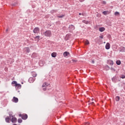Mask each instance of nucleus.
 <instances>
[{"label": "nucleus", "mask_w": 125, "mask_h": 125, "mask_svg": "<svg viewBox=\"0 0 125 125\" xmlns=\"http://www.w3.org/2000/svg\"><path fill=\"white\" fill-rule=\"evenodd\" d=\"M85 125H90V123L89 122H86V123H85Z\"/></svg>", "instance_id": "c756f323"}, {"label": "nucleus", "mask_w": 125, "mask_h": 125, "mask_svg": "<svg viewBox=\"0 0 125 125\" xmlns=\"http://www.w3.org/2000/svg\"><path fill=\"white\" fill-rule=\"evenodd\" d=\"M100 32H104L105 31V28L104 27H100L99 29Z\"/></svg>", "instance_id": "dca6fc26"}, {"label": "nucleus", "mask_w": 125, "mask_h": 125, "mask_svg": "<svg viewBox=\"0 0 125 125\" xmlns=\"http://www.w3.org/2000/svg\"><path fill=\"white\" fill-rule=\"evenodd\" d=\"M93 104H94V102H93L89 104V105H93Z\"/></svg>", "instance_id": "f704fd0d"}, {"label": "nucleus", "mask_w": 125, "mask_h": 125, "mask_svg": "<svg viewBox=\"0 0 125 125\" xmlns=\"http://www.w3.org/2000/svg\"><path fill=\"white\" fill-rule=\"evenodd\" d=\"M110 43H109V42L106 43V44L105 45V49H110Z\"/></svg>", "instance_id": "f8f14e48"}, {"label": "nucleus", "mask_w": 125, "mask_h": 125, "mask_svg": "<svg viewBox=\"0 0 125 125\" xmlns=\"http://www.w3.org/2000/svg\"><path fill=\"white\" fill-rule=\"evenodd\" d=\"M121 61H120V60H117V61H116V64H117V65H121Z\"/></svg>", "instance_id": "aec40b11"}, {"label": "nucleus", "mask_w": 125, "mask_h": 125, "mask_svg": "<svg viewBox=\"0 0 125 125\" xmlns=\"http://www.w3.org/2000/svg\"><path fill=\"white\" fill-rule=\"evenodd\" d=\"M19 116L21 117L22 120H27L28 119V115L26 114H20Z\"/></svg>", "instance_id": "7ed1b4c3"}, {"label": "nucleus", "mask_w": 125, "mask_h": 125, "mask_svg": "<svg viewBox=\"0 0 125 125\" xmlns=\"http://www.w3.org/2000/svg\"><path fill=\"white\" fill-rule=\"evenodd\" d=\"M11 121L13 123H17V118L16 117H12Z\"/></svg>", "instance_id": "6e6552de"}, {"label": "nucleus", "mask_w": 125, "mask_h": 125, "mask_svg": "<svg viewBox=\"0 0 125 125\" xmlns=\"http://www.w3.org/2000/svg\"><path fill=\"white\" fill-rule=\"evenodd\" d=\"M110 70H111V71H113L114 72H115V69L113 67H111Z\"/></svg>", "instance_id": "473e14b6"}, {"label": "nucleus", "mask_w": 125, "mask_h": 125, "mask_svg": "<svg viewBox=\"0 0 125 125\" xmlns=\"http://www.w3.org/2000/svg\"><path fill=\"white\" fill-rule=\"evenodd\" d=\"M40 36H37L35 37V41H37V42H39L40 41Z\"/></svg>", "instance_id": "f3484780"}, {"label": "nucleus", "mask_w": 125, "mask_h": 125, "mask_svg": "<svg viewBox=\"0 0 125 125\" xmlns=\"http://www.w3.org/2000/svg\"><path fill=\"white\" fill-rule=\"evenodd\" d=\"M13 125H17V124H13Z\"/></svg>", "instance_id": "c03bdc74"}, {"label": "nucleus", "mask_w": 125, "mask_h": 125, "mask_svg": "<svg viewBox=\"0 0 125 125\" xmlns=\"http://www.w3.org/2000/svg\"><path fill=\"white\" fill-rule=\"evenodd\" d=\"M44 36L45 37H48L49 38H50L51 36H52V34L51 33V31L50 30H47L43 33Z\"/></svg>", "instance_id": "f257e3e1"}, {"label": "nucleus", "mask_w": 125, "mask_h": 125, "mask_svg": "<svg viewBox=\"0 0 125 125\" xmlns=\"http://www.w3.org/2000/svg\"><path fill=\"white\" fill-rule=\"evenodd\" d=\"M8 31V29H7L6 30V31L7 32Z\"/></svg>", "instance_id": "37998d69"}, {"label": "nucleus", "mask_w": 125, "mask_h": 125, "mask_svg": "<svg viewBox=\"0 0 125 125\" xmlns=\"http://www.w3.org/2000/svg\"><path fill=\"white\" fill-rule=\"evenodd\" d=\"M13 102H14L15 103H18L19 100L18 99L15 97H13V99L12 100Z\"/></svg>", "instance_id": "9d476101"}, {"label": "nucleus", "mask_w": 125, "mask_h": 125, "mask_svg": "<svg viewBox=\"0 0 125 125\" xmlns=\"http://www.w3.org/2000/svg\"><path fill=\"white\" fill-rule=\"evenodd\" d=\"M24 51H26V52H27V53H29V52H30V49L29 48V47L24 48Z\"/></svg>", "instance_id": "2eb2a0df"}, {"label": "nucleus", "mask_w": 125, "mask_h": 125, "mask_svg": "<svg viewBox=\"0 0 125 125\" xmlns=\"http://www.w3.org/2000/svg\"><path fill=\"white\" fill-rule=\"evenodd\" d=\"M69 54H70V53H69L68 52L66 51V52H64L63 53V56L64 57H66L68 56V55H69Z\"/></svg>", "instance_id": "4468645a"}, {"label": "nucleus", "mask_w": 125, "mask_h": 125, "mask_svg": "<svg viewBox=\"0 0 125 125\" xmlns=\"http://www.w3.org/2000/svg\"><path fill=\"white\" fill-rule=\"evenodd\" d=\"M32 56L34 57V58H36L37 57V54L36 53H34L32 55Z\"/></svg>", "instance_id": "5701e85b"}, {"label": "nucleus", "mask_w": 125, "mask_h": 125, "mask_svg": "<svg viewBox=\"0 0 125 125\" xmlns=\"http://www.w3.org/2000/svg\"><path fill=\"white\" fill-rule=\"evenodd\" d=\"M107 13H108V11H104L103 12V14L104 15H107Z\"/></svg>", "instance_id": "b1692460"}, {"label": "nucleus", "mask_w": 125, "mask_h": 125, "mask_svg": "<svg viewBox=\"0 0 125 125\" xmlns=\"http://www.w3.org/2000/svg\"><path fill=\"white\" fill-rule=\"evenodd\" d=\"M9 118H13V115L12 114H9Z\"/></svg>", "instance_id": "72a5a7b5"}, {"label": "nucleus", "mask_w": 125, "mask_h": 125, "mask_svg": "<svg viewBox=\"0 0 125 125\" xmlns=\"http://www.w3.org/2000/svg\"><path fill=\"white\" fill-rule=\"evenodd\" d=\"M118 79V78H117V77H114L113 78H112V81L113 83H117V80Z\"/></svg>", "instance_id": "ddd939ff"}, {"label": "nucleus", "mask_w": 125, "mask_h": 125, "mask_svg": "<svg viewBox=\"0 0 125 125\" xmlns=\"http://www.w3.org/2000/svg\"><path fill=\"white\" fill-rule=\"evenodd\" d=\"M110 64L111 65H114V62H113V61H111V62L110 63Z\"/></svg>", "instance_id": "2f4dec72"}, {"label": "nucleus", "mask_w": 125, "mask_h": 125, "mask_svg": "<svg viewBox=\"0 0 125 125\" xmlns=\"http://www.w3.org/2000/svg\"><path fill=\"white\" fill-rule=\"evenodd\" d=\"M104 37V36L103 35H102V36H100V38L101 39H103Z\"/></svg>", "instance_id": "e433bc0d"}, {"label": "nucleus", "mask_w": 125, "mask_h": 125, "mask_svg": "<svg viewBox=\"0 0 125 125\" xmlns=\"http://www.w3.org/2000/svg\"><path fill=\"white\" fill-rule=\"evenodd\" d=\"M34 34H39L40 33V28L39 27H35L33 30Z\"/></svg>", "instance_id": "39448f33"}, {"label": "nucleus", "mask_w": 125, "mask_h": 125, "mask_svg": "<svg viewBox=\"0 0 125 125\" xmlns=\"http://www.w3.org/2000/svg\"><path fill=\"white\" fill-rule=\"evenodd\" d=\"M103 3L104 4H106V1H103Z\"/></svg>", "instance_id": "c9c22d12"}, {"label": "nucleus", "mask_w": 125, "mask_h": 125, "mask_svg": "<svg viewBox=\"0 0 125 125\" xmlns=\"http://www.w3.org/2000/svg\"><path fill=\"white\" fill-rule=\"evenodd\" d=\"M114 14L116 16H117L118 15H119V14H120V13H119V12H116Z\"/></svg>", "instance_id": "c85d7f7f"}, {"label": "nucleus", "mask_w": 125, "mask_h": 125, "mask_svg": "<svg viewBox=\"0 0 125 125\" xmlns=\"http://www.w3.org/2000/svg\"><path fill=\"white\" fill-rule=\"evenodd\" d=\"M73 62H77V61H75L74 60H72Z\"/></svg>", "instance_id": "ea45409f"}, {"label": "nucleus", "mask_w": 125, "mask_h": 125, "mask_svg": "<svg viewBox=\"0 0 125 125\" xmlns=\"http://www.w3.org/2000/svg\"><path fill=\"white\" fill-rule=\"evenodd\" d=\"M12 84H15V86L17 87L18 89H20V88H21V84L17 83V82L15 81L12 82Z\"/></svg>", "instance_id": "f03ea898"}, {"label": "nucleus", "mask_w": 125, "mask_h": 125, "mask_svg": "<svg viewBox=\"0 0 125 125\" xmlns=\"http://www.w3.org/2000/svg\"><path fill=\"white\" fill-rule=\"evenodd\" d=\"M84 43L85 44H89V41H88V40H86L85 41H84Z\"/></svg>", "instance_id": "412c9836"}, {"label": "nucleus", "mask_w": 125, "mask_h": 125, "mask_svg": "<svg viewBox=\"0 0 125 125\" xmlns=\"http://www.w3.org/2000/svg\"><path fill=\"white\" fill-rule=\"evenodd\" d=\"M37 74L36 72H32V76L33 77H37Z\"/></svg>", "instance_id": "6ab92c4d"}, {"label": "nucleus", "mask_w": 125, "mask_h": 125, "mask_svg": "<svg viewBox=\"0 0 125 125\" xmlns=\"http://www.w3.org/2000/svg\"><path fill=\"white\" fill-rule=\"evenodd\" d=\"M5 122L6 123H8V124H9V123H10V118H9L8 116H7L5 119Z\"/></svg>", "instance_id": "1a4fd4ad"}, {"label": "nucleus", "mask_w": 125, "mask_h": 125, "mask_svg": "<svg viewBox=\"0 0 125 125\" xmlns=\"http://www.w3.org/2000/svg\"><path fill=\"white\" fill-rule=\"evenodd\" d=\"M92 62L93 63V64H94V60H92Z\"/></svg>", "instance_id": "58836bf2"}, {"label": "nucleus", "mask_w": 125, "mask_h": 125, "mask_svg": "<svg viewBox=\"0 0 125 125\" xmlns=\"http://www.w3.org/2000/svg\"><path fill=\"white\" fill-rule=\"evenodd\" d=\"M120 78H121V79H125V75H122Z\"/></svg>", "instance_id": "cd10ccee"}, {"label": "nucleus", "mask_w": 125, "mask_h": 125, "mask_svg": "<svg viewBox=\"0 0 125 125\" xmlns=\"http://www.w3.org/2000/svg\"><path fill=\"white\" fill-rule=\"evenodd\" d=\"M49 85V83L45 82L43 83L42 85V87H46V86H48Z\"/></svg>", "instance_id": "9b49d317"}, {"label": "nucleus", "mask_w": 125, "mask_h": 125, "mask_svg": "<svg viewBox=\"0 0 125 125\" xmlns=\"http://www.w3.org/2000/svg\"><path fill=\"white\" fill-rule=\"evenodd\" d=\"M106 68H108V69H110V67L108 66V65L106 66Z\"/></svg>", "instance_id": "a19ab883"}, {"label": "nucleus", "mask_w": 125, "mask_h": 125, "mask_svg": "<svg viewBox=\"0 0 125 125\" xmlns=\"http://www.w3.org/2000/svg\"><path fill=\"white\" fill-rule=\"evenodd\" d=\"M57 55V54L55 52L52 53L51 54L52 57L55 58L56 57V56Z\"/></svg>", "instance_id": "a211bd4d"}, {"label": "nucleus", "mask_w": 125, "mask_h": 125, "mask_svg": "<svg viewBox=\"0 0 125 125\" xmlns=\"http://www.w3.org/2000/svg\"><path fill=\"white\" fill-rule=\"evenodd\" d=\"M92 101H93V98L92 99Z\"/></svg>", "instance_id": "a18cd8bd"}, {"label": "nucleus", "mask_w": 125, "mask_h": 125, "mask_svg": "<svg viewBox=\"0 0 125 125\" xmlns=\"http://www.w3.org/2000/svg\"><path fill=\"white\" fill-rule=\"evenodd\" d=\"M83 22L84 23V24H88V23H89V22H88V21H86V20L83 21Z\"/></svg>", "instance_id": "393cba45"}, {"label": "nucleus", "mask_w": 125, "mask_h": 125, "mask_svg": "<svg viewBox=\"0 0 125 125\" xmlns=\"http://www.w3.org/2000/svg\"><path fill=\"white\" fill-rule=\"evenodd\" d=\"M23 122V120H22V119H19L18 120V122L19 123V124H21V123H22Z\"/></svg>", "instance_id": "4be33fe9"}, {"label": "nucleus", "mask_w": 125, "mask_h": 125, "mask_svg": "<svg viewBox=\"0 0 125 125\" xmlns=\"http://www.w3.org/2000/svg\"><path fill=\"white\" fill-rule=\"evenodd\" d=\"M65 17V15H62L61 16H58V18H63Z\"/></svg>", "instance_id": "bb28decb"}, {"label": "nucleus", "mask_w": 125, "mask_h": 125, "mask_svg": "<svg viewBox=\"0 0 125 125\" xmlns=\"http://www.w3.org/2000/svg\"><path fill=\"white\" fill-rule=\"evenodd\" d=\"M116 101H120V97L119 96H117L115 98Z\"/></svg>", "instance_id": "a878e982"}, {"label": "nucleus", "mask_w": 125, "mask_h": 125, "mask_svg": "<svg viewBox=\"0 0 125 125\" xmlns=\"http://www.w3.org/2000/svg\"><path fill=\"white\" fill-rule=\"evenodd\" d=\"M36 81V78L30 77L28 80L29 83H32Z\"/></svg>", "instance_id": "423d86ee"}, {"label": "nucleus", "mask_w": 125, "mask_h": 125, "mask_svg": "<svg viewBox=\"0 0 125 125\" xmlns=\"http://www.w3.org/2000/svg\"><path fill=\"white\" fill-rule=\"evenodd\" d=\"M119 49L121 52H125V47L124 46L120 47Z\"/></svg>", "instance_id": "0eeeda50"}, {"label": "nucleus", "mask_w": 125, "mask_h": 125, "mask_svg": "<svg viewBox=\"0 0 125 125\" xmlns=\"http://www.w3.org/2000/svg\"><path fill=\"white\" fill-rule=\"evenodd\" d=\"M80 1H81V2H83V1L84 0H79Z\"/></svg>", "instance_id": "4c0bfd02"}, {"label": "nucleus", "mask_w": 125, "mask_h": 125, "mask_svg": "<svg viewBox=\"0 0 125 125\" xmlns=\"http://www.w3.org/2000/svg\"><path fill=\"white\" fill-rule=\"evenodd\" d=\"M79 15H82V13H80L79 14Z\"/></svg>", "instance_id": "79ce46f5"}, {"label": "nucleus", "mask_w": 125, "mask_h": 125, "mask_svg": "<svg viewBox=\"0 0 125 125\" xmlns=\"http://www.w3.org/2000/svg\"><path fill=\"white\" fill-rule=\"evenodd\" d=\"M42 89H43V91H45V90H46V89H47L46 87L43 88Z\"/></svg>", "instance_id": "7c9ffc66"}, {"label": "nucleus", "mask_w": 125, "mask_h": 125, "mask_svg": "<svg viewBox=\"0 0 125 125\" xmlns=\"http://www.w3.org/2000/svg\"><path fill=\"white\" fill-rule=\"evenodd\" d=\"M68 30L70 32V33H72V32H73V31H74V30H75V26H74L72 24L69 25V26L68 27Z\"/></svg>", "instance_id": "20e7f679"}]
</instances>
